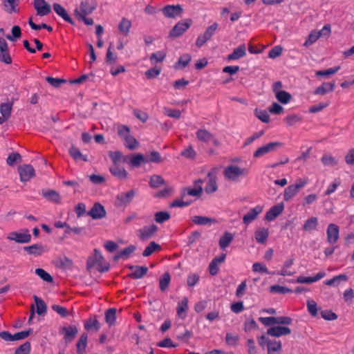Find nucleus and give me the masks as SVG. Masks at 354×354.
<instances>
[{
    "label": "nucleus",
    "mask_w": 354,
    "mask_h": 354,
    "mask_svg": "<svg viewBox=\"0 0 354 354\" xmlns=\"http://www.w3.org/2000/svg\"><path fill=\"white\" fill-rule=\"evenodd\" d=\"M96 269L98 272L103 273L109 270L110 263L104 259L100 251L94 249V254L91 261H90V270Z\"/></svg>",
    "instance_id": "nucleus-1"
},
{
    "label": "nucleus",
    "mask_w": 354,
    "mask_h": 354,
    "mask_svg": "<svg viewBox=\"0 0 354 354\" xmlns=\"http://www.w3.org/2000/svg\"><path fill=\"white\" fill-rule=\"evenodd\" d=\"M191 19H185L178 21L169 31V37L177 38L181 36L192 25Z\"/></svg>",
    "instance_id": "nucleus-2"
},
{
    "label": "nucleus",
    "mask_w": 354,
    "mask_h": 354,
    "mask_svg": "<svg viewBox=\"0 0 354 354\" xmlns=\"http://www.w3.org/2000/svg\"><path fill=\"white\" fill-rule=\"evenodd\" d=\"M31 234L28 229L24 228L19 231L11 232L8 234L7 239L18 243H28L31 241Z\"/></svg>",
    "instance_id": "nucleus-3"
},
{
    "label": "nucleus",
    "mask_w": 354,
    "mask_h": 354,
    "mask_svg": "<svg viewBox=\"0 0 354 354\" xmlns=\"http://www.w3.org/2000/svg\"><path fill=\"white\" fill-rule=\"evenodd\" d=\"M88 2L87 1H82L80 4L74 10V16L75 19L79 21H83L85 25H88Z\"/></svg>",
    "instance_id": "nucleus-4"
},
{
    "label": "nucleus",
    "mask_w": 354,
    "mask_h": 354,
    "mask_svg": "<svg viewBox=\"0 0 354 354\" xmlns=\"http://www.w3.org/2000/svg\"><path fill=\"white\" fill-rule=\"evenodd\" d=\"M248 172L249 170L248 169H242L236 165H230L225 169L223 174L226 178L234 180L241 176H247Z\"/></svg>",
    "instance_id": "nucleus-5"
},
{
    "label": "nucleus",
    "mask_w": 354,
    "mask_h": 354,
    "mask_svg": "<svg viewBox=\"0 0 354 354\" xmlns=\"http://www.w3.org/2000/svg\"><path fill=\"white\" fill-rule=\"evenodd\" d=\"M283 144L280 142H272L259 147L253 153L254 158H259L270 152L275 151Z\"/></svg>",
    "instance_id": "nucleus-6"
},
{
    "label": "nucleus",
    "mask_w": 354,
    "mask_h": 354,
    "mask_svg": "<svg viewBox=\"0 0 354 354\" xmlns=\"http://www.w3.org/2000/svg\"><path fill=\"white\" fill-rule=\"evenodd\" d=\"M136 195L134 189H131L127 192H121L116 196L115 204L118 207L127 206L133 199Z\"/></svg>",
    "instance_id": "nucleus-7"
},
{
    "label": "nucleus",
    "mask_w": 354,
    "mask_h": 354,
    "mask_svg": "<svg viewBox=\"0 0 354 354\" xmlns=\"http://www.w3.org/2000/svg\"><path fill=\"white\" fill-rule=\"evenodd\" d=\"M163 15L168 18H175L180 17L183 12V9L181 5H167L162 8Z\"/></svg>",
    "instance_id": "nucleus-8"
},
{
    "label": "nucleus",
    "mask_w": 354,
    "mask_h": 354,
    "mask_svg": "<svg viewBox=\"0 0 354 354\" xmlns=\"http://www.w3.org/2000/svg\"><path fill=\"white\" fill-rule=\"evenodd\" d=\"M21 182L29 181L35 176V169L31 165H23L18 167Z\"/></svg>",
    "instance_id": "nucleus-9"
},
{
    "label": "nucleus",
    "mask_w": 354,
    "mask_h": 354,
    "mask_svg": "<svg viewBox=\"0 0 354 354\" xmlns=\"http://www.w3.org/2000/svg\"><path fill=\"white\" fill-rule=\"evenodd\" d=\"M106 212L104 207L100 203H95L90 209V217L94 220H100L105 218Z\"/></svg>",
    "instance_id": "nucleus-10"
},
{
    "label": "nucleus",
    "mask_w": 354,
    "mask_h": 354,
    "mask_svg": "<svg viewBox=\"0 0 354 354\" xmlns=\"http://www.w3.org/2000/svg\"><path fill=\"white\" fill-rule=\"evenodd\" d=\"M33 6L38 16H45L51 12L50 4L44 0H34Z\"/></svg>",
    "instance_id": "nucleus-11"
},
{
    "label": "nucleus",
    "mask_w": 354,
    "mask_h": 354,
    "mask_svg": "<svg viewBox=\"0 0 354 354\" xmlns=\"http://www.w3.org/2000/svg\"><path fill=\"white\" fill-rule=\"evenodd\" d=\"M203 194V187L201 186V185H198V186L194 187H183L180 190V197L181 198H185L187 196H194L196 198H199Z\"/></svg>",
    "instance_id": "nucleus-12"
},
{
    "label": "nucleus",
    "mask_w": 354,
    "mask_h": 354,
    "mask_svg": "<svg viewBox=\"0 0 354 354\" xmlns=\"http://www.w3.org/2000/svg\"><path fill=\"white\" fill-rule=\"evenodd\" d=\"M0 62L10 64L12 63V59L10 56L8 45L6 41L0 37Z\"/></svg>",
    "instance_id": "nucleus-13"
},
{
    "label": "nucleus",
    "mask_w": 354,
    "mask_h": 354,
    "mask_svg": "<svg viewBox=\"0 0 354 354\" xmlns=\"http://www.w3.org/2000/svg\"><path fill=\"white\" fill-rule=\"evenodd\" d=\"M157 230L158 227L154 224L144 226L138 230V237L141 241L148 240L153 236Z\"/></svg>",
    "instance_id": "nucleus-14"
},
{
    "label": "nucleus",
    "mask_w": 354,
    "mask_h": 354,
    "mask_svg": "<svg viewBox=\"0 0 354 354\" xmlns=\"http://www.w3.org/2000/svg\"><path fill=\"white\" fill-rule=\"evenodd\" d=\"M327 241L330 244L335 243L339 235V227L334 223H330L326 230Z\"/></svg>",
    "instance_id": "nucleus-15"
},
{
    "label": "nucleus",
    "mask_w": 354,
    "mask_h": 354,
    "mask_svg": "<svg viewBox=\"0 0 354 354\" xmlns=\"http://www.w3.org/2000/svg\"><path fill=\"white\" fill-rule=\"evenodd\" d=\"M284 209V205L283 203H278L272 206L266 214L265 219L268 221L274 220L279 216Z\"/></svg>",
    "instance_id": "nucleus-16"
},
{
    "label": "nucleus",
    "mask_w": 354,
    "mask_h": 354,
    "mask_svg": "<svg viewBox=\"0 0 354 354\" xmlns=\"http://www.w3.org/2000/svg\"><path fill=\"white\" fill-rule=\"evenodd\" d=\"M130 270H134V271L128 274V277L131 279H138L145 277L148 272V268L147 266H127Z\"/></svg>",
    "instance_id": "nucleus-17"
},
{
    "label": "nucleus",
    "mask_w": 354,
    "mask_h": 354,
    "mask_svg": "<svg viewBox=\"0 0 354 354\" xmlns=\"http://www.w3.org/2000/svg\"><path fill=\"white\" fill-rule=\"evenodd\" d=\"M62 334L64 335V340L66 344L71 342L78 333L77 328L75 325H70L62 328Z\"/></svg>",
    "instance_id": "nucleus-18"
},
{
    "label": "nucleus",
    "mask_w": 354,
    "mask_h": 354,
    "mask_svg": "<svg viewBox=\"0 0 354 354\" xmlns=\"http://www.w3.org/2000/svg\"><path fill=\"white\" fill-rule=\"evenodd\" d=\"M263 211V207L261 205H257L256 207L250 209L247 214L243 217V223L245 225H248L254 220L256 219L257 216Z\"/></svg>",
    "instance_id": "nucleus-19"
},
{
    "label": "nucleus",
    "mask_w": 354,
    "mask_h": 354,
    "mask_svg": "<svg viewBox=\"0 0 354 354\" xmlns=\"http://www.w3.org/2000/svg\"><path fill=\"white\" fill-rule=\"evenodd\" d=\"M53 10L56 12L57 15H59L60 17H62L66 22H68V24L75 26V23L73 20V19L70 17V15L68 14L66 10L59 3H55L53 5Z\"/></svg>",
    "instance_id": "nucleus-20"
},
{
    "label": "nucleus",
    "mask_w": 354,
    "mask_h": 354,
    "mask_svg": "<svg viewBox=\"0 0 354 354\" xmlns=\"http://www.w3.org/2000/svg\"><path fill=\"white\" fill-rule=\"evenodd\" d=\"M291 333V330L287 326H273L268 329L267 334L272 336L279 337L282 335H287Z\"/></svg>",
    "instance_id": "nucleus-21"
},
{
    "label": "nucleus",
    "mask_w": 354,
    "mask_h": 354,
    "mask_svg": "<svg viewBox=\"0 0 354 354\" xmlns=\"http://www.w3.org/2000/svg\"><path fill=\"white\" fill-rule=\"evenodd\" d=\"M19 0H3L2 3L3 10L8 14L19 12Z\"/></svg>",
    "instance_id": "nucleus-22"
},
{
    "label": "nucleus",
    "mask_w": 354,
    "mask_h": 354,
    "mask_svg": "<svg viewBox=\"0 0 354 354\" xmlns=\"http://www.w3.org/2000/svg\"><path fill=\"white\" fill-rule=\"evenodd\" d=\"M246 55V47L244 44L234 48L231 54L227 55V60H236L243 57Z\"/></svg>",
    "instance_id": "nucleus-23"
},
{
    "label": "nucleus",
    "mask_w": 354,
    "mask_h": 354,
    "mask_svg": "<svg viewBox=\"0 0 354 354\" xmlns=\"http://www.w3.org/2000/svg\"><path fill=\"white\" fill-rule=\"evenodd\" d=\"M207 176L209 179L205 187V191L207 194H212L215 192L218 189L216 185V177L212 171L208 172Z\"/></svg>",
    "instance_id": "nucleus-24"
},
{
    "label": "nucleus",
    "mask_w": 354,
    "mask_h": 354,
    "mask_svg": "<svg viewBox=\"0 0 354 354\" xmlns=\"http://www.w3.org/2000/svg\"><path fill=\"white\" fill-rule=\"evenodd\" d=\"M326 275L325 272L321 271L318 272L315 276L314 277H303L299 276L297 277L296 281L299 283H312L314 282H316L321 279L324 278Z\"/></svg>",
    "instance_id": "nucleus-25"
},
{
    "label": "nucleus",
    "mask_w": 354,
    "mask_h": 354,
    "mask_svg": "<svg viewBox=\"0 0 354 354\" xmlns=\"http://www.w3.org/2000/svg\"><path fill=\"white\" fill-rule=\"evenodd\" d=\"M335 82H324L321 86L316 88L314 91V94L315 95H324L330 91H333L335 88Z\"/></svg>",
    "instance_id": "nucleus-26"
},
{
    "label": "nucleus",
    "mask_w": 354,
    "mask_h": 354,
    "mask_svg": "<svg viewBox=\"0 0 354 354\" xmlns=\"http://www.w3.org/2000/svg\"><path fill=\"white\" fill-rule=\"evenodd\" d=\"M192 60V56L189 53L182 55L178 60L174 64V68L176 70L184 69Z\"/></svg>",
    "instance_id": "nucleus-27"
},
{
    "label": "nucleus",
    "mask_w": 354,
    "mask_h": 354,
    "mask_svg": "<svg viewBox=\"0 0 354 354\" xmlns=\"http://www.w3.org/2000/svg\"><path fill=\"white\" fill-rule=\"evenodd\" d=\"M42 196L48 201L53 203H59L61 201L59 194L53 189L43 190Z\"/></svg>",
    "instance_id": "nucleus-28"
},
{
    "label": "nucleus",
    "mask_w": 354,
    "mask_h": 354,
    "mask_svg": "<svg viewBox=\"0 0 354 354\" xmlns=\"http://www.w3.org/2000/svg\"><path fill=\"white\" fill-rule=\"evenodd\" d=\"M109 170L112 175L120 179H126L127 178L128 173L126 169L118 165L111 167Z\"/></svg>",
    "instance_id": "nucleus-29"
},
{
    "label": "nucleus",
    "mask_w": 354,
    "mask_h": 354,
    "mask_svg": "<svg viewBox=\"0 0 354 354\" xmlns=\"http://www.w3.org/2000/svg\"><path fill=\"white\" fill-rule=\"evenodd\" d=\"M269 236V231L267 228H259L256 230L254 237L257 242L263 244L267 241Z\"/></svg>",
    "instance_id": "nucleus-30"
},
{
    "label": "nucleus",
    "mask_w": 354,
    "mask_h": 354,
    "mask_svg": "<svg viewBox=\"0 0 354 354\" xmlns=\"http://www.w3.org/2000/svg\"><path fill=\"white\" fill-rule=\"evenodd\" d=\"M69 154L75 161H87L86 155H83L80 149L74 146H71L68 150Z\"/></svg>",
    "instance_id": "nucleus-31"
},
{
    "label": "nucleus",
    "mask_w": 354,
    "mask_h": 354,
    "mask_svg": "<svg viewBox=\"0 0 354 354\" xmlns=\"http://www.w3.org/2000/svg\"><path fill=\"white\" fill-rule=\"evenodd\" d=\"M318 219L315 216L308 218L303 225V230L306 232H311L317 229Z\"/></svg>",
    "instance_id": "nucleus-32"
},
{
    "label": "nucleus",
    "mask_w": 354,
    "mask_h": 354,
    "mask_svg": "<svg viewBox=\"0 0 354 354\" xmlns=\"http://www.w3.org/2000/svg\"><path fill=\"white\" fill-rule=\"evenodd\" d=\"M192 221L194 223L198 225H205L211 224L212 223H216V220L215 218H212L203 216H194L192 218Z\"/></svg>",
    "instance_id": "nucleus-33"
},
{
    "label": "nucleus",
    "mask_w": 354,
    "mask_h": 354,
    "mask_svg": "<svg viewBox=\"0 0 354 354\" xmlns=\"http://www.w3.org/2000/svg\"><path fill=\"white\" fill-rule=\"evenodd\" d=\"M24 250L26 251L29 254L33 255H41L44 251V246L39 243L26 246L24 248Z\"/></svg>",
    "instance_id": "nucleus-34"
},
{
    "label": "nucleus",
    "mask_w": 354,
    "mask_h": 354,
    "mask_svg": "<svg viewBox=\"0 0 354 354\" xmlns=\"http://www.w3.org/2000/svg\"><path fill=\"white\" fill-rule=\"evenodd\" d=\"M33 299L36 305V312L37 315H44L47 311V306L46 303L39 297L36 295L33 296Z\"/></svg>",
    "instance_id": "nucleus-35"
},
{
    "label": "nucleus",
    "mask_w": 354,
    "mask_h": 354,
    "mask_svg": "<svg viewBox=\"0 0 354 354\" xmlns=\"http://www.w3.org/2000/svg\"><path fill=\"white\" fill-rule=\"evenodd\" d=\"M165 183L164 178L160 175L156 174L152 175L149 182V186L153 189L158 188Z\"/></svg>",
    "instance_id": "nucleus-36"
},
{
    "label": "nucleus",
    "mask_w": 354,
    "mask_h": 354,
    "mask_svg": "<svg viewBox=\"0 0 354 354\" xmlns=\"http://www.w3.org/2000/svg\"><path fill=\"white\" fill-rule=\"evenodd\" d=\"M196 138L198 140L207 142L213 138V135L206 129H198L196 133Z\"/></svg>",
    "instance_id": "nucleus-37"
},
{
    "label": "nucleus",
    "mask_w": 354,
    "mask_h": 354,
    "mask_svg": "<svg viewBox=\"0 0 354 354\" xmlns=\"http://www.w3.org/2000/svg\"><path fill=\"white\" fill-rule=\"evenodd\" d=\"M171 281L170 274L168 272H165L159 281V287L162 292L166 291L169 286Z\"/></svg>",
    "instance_id": "nucleus-38"
},
{
    "label": "nucleus",
    "mask_w": 354,
    "mask_h": 354,
    "mask_svg": "<svg viewBox=\"0 0 354 354\" xmlns=\"http://www.w3.org/2000/svg\"><path fill=\"white\" fill-rule=\"evenodd\" d=\"M145 156V162L160 163L163 161L159 152L153 151L150 153H147Z\"/></svg>",
    "instance_id": "nucleus-39"
},
{
    "label": "nucleus",
    "mask_w": 354,
    "mask_h": 354,
    "mask_svg": "<svg viewBox=\"0 0 354 354\" xmlns=\"http://www.w3.org/2000/svg\"><path fill=\"white\" fill-rule=\"evenodd\" d=\"M234 236L228 232H225L223 235L220 238L218 243L221 249H225L233 240Z\"/></svg>",
    "instance_id": "nucleus-40"
},
{
    "label": "nucleus",
    "mask_w": 354,
    "mask_h": 354,
    "mask_svg": "<svg viewBox=\"0 0 354 354\" xmlns=\"http://www.w3.org/2000/svg\"><path fill=\"white\" fill-rule=\"evenodd\" d=\"M87 334L83 333L80 338L79 339L78 342H77L76 347H77V353L78 354H82L84 353L86 350V347L87 345Z\"/></svg>",
    "instance_id": "nucleus-41"
},
{
    "label": "nucleus",
    "mask_w": 354,
    "mask_h": 354,
    "mask_svg": "<svg viewBox=\"0 0 354 354\" xmlns=\"http://www.w3.org/2000/svg\"><path fill=\"white\" fill-rule=\"evenodd\" d=\"M131 26V21L125 17H123L118 24V30L122 34L127 35Z\"/></svg>",
    "instance_id": "nucleus-42"
},
{
    "label": "nucleus",
    "mask_w": 354,
    "mask_h": 354,
    "mask_svg": "<svg viewBox=\"0 0 354 354\" xmlns=\"http://www.w3.org/2000/svg\"><path fill=\"white\" fill-rule=\"evenodd\" d=\"M145 162V156L142 153L133 155L130 158V165L133 167H139L141 164Z\"/></svg>",
    "instance_id": "nucleus-43"
},
{
    "label": "nucleus",
    "mask_w": 354,
    "mask_h": 354,
    "mask_svg": "<svg viewBox=\"0 0 354 354\" xmlns=\"http://www.w3.org/2000/svg\"><path fill=\"white\" fill-rule=\"evenodd\" d=\"M116 312L115 308H111L108 309L105 313V320L110 326L113 325L115 322Z\"/></svg>",
    "instance_id": "nucleus-44"
},
{
    "label": "nucleus",
    "mask_w": 354,
    "mask_h": 354,
    "mask_svg": "<svg viewBox=\"0 0 354 354\" xmlns=\"http://www.w3.org/2000/svg\"><path fill=\"white\" fill-rule=\"evenodd\" d=\"M275 97L279 102L284 104H288L292 98L290 93L286 91L277 92Z\"/></svg>",
    "instance_id": "nucleus-45"
},
{
    "label": "nucleus",
    "mask_w": 354,
    "mask_h": 354,
    "mask_svg": "<svg viewBox=\"0 0 354 354\" xmlns=\"http://www.w3.org/2000/svg\"><path fill=\"white\" fill-rule=\"evenodd\" d=\"M160 249H161V246L159 244L156 243L154 241H151L149 243L148 246H147L146 248L145 249V250L143 251L142 256L145 257H149L151 254H152L153 252H155L156 250H159Z\"/></svg>",
    "instance_id": "nucleus-46"
},
{
    "label": "nucleus",
    "mask_w": 354,
    "mask_h": 354,
    "mask_svg": "<svg viewBox=\"0 0 354 354\" xmlns=\"http://www.w3.org/2000/svg\"><path fill=\"white\" fill-rule=\"evenodd\" d=\"M171 217L170 213L167 211H160L155 214L154 219L158 223H162L168 221Z\"/></svg>",
    "instance_id": "nucleus-47"
},
{
    "label": "nucleus",
    "mask_w": 354,
    "mask_h": 354,
    "mask_svg": "<svg viewBox=\"0 0 354 354\" xmlns=\"http://www.w3.org/2000/svg\"><path fill=\"white\" fill-rule=\"evenodd\" d=\"M298 192L299 191L293 185L288 186L284 190L283 200L288 201L290 198L295 196Z\"/></svg>",
    "instance_id": "nucleus-48"
},
{
    "label": "nucleus",
    "mask_w": 354,
    "mask_h": 354,
    "mask_svg": "<svg viewBox=\"0 0 354 354\" xmlns=\"http://www.w3.org/2000/svg\"><path fill=\"white\" fill-rule=\"evenodd\" d=\"M35 274L39 276L43 281L52 283L53 281V277L42 268H37L35 270Z\"/></svg>",
    "instance_id": "nucleus-49"
},
{
    "label": "nucleus",
    "mask_w": 354,
    "mask_h": 354,
    "mask_svg": "<svg viewBox=\"0 0 354 354\" xmlns=\"http://www.w3.org/2000/svg\"><path fill=\"white\" fill-rule=\"evenodd\" d=\"M254 115L263 122L268 123L270 121V115L266 110L255 109Z\"/></svg>",
    "instance_id": "nucleus-50"
},
{
    "label": "nucleus",
    "mask_w": 354,
    "mask_h": 354,
    "mask_svg": "<svg viewBox=\"0 0 354 354\" xmlns=\"http://www.w3.org/2000/svg\"><path fill=\"white\" fill-rule=\"evenodd\" d=\"M322 162L325 166L333 167L337 165V160L331 155L324 154L322 159Z\"/></svg>",
    "instance_id": "nucleus-51"
},
{
    "label": "nucleus",
    "mask_w": 354,
    "mask_h": 354,
    "mask_svg": "<svg viewBox=\"0 0 354 354\" xmlns=\"http://www.w3.org/2000/svg\"><path fill=\"white\" fill-rule=\"evenodd\" d=\"M270 290L271 292H276V293H280V294H286L288 292H293L292 289H290L288 287L282 286H279V285L271 286L270 287Z\"/></svg>",
    "instance_id": "nucleus-52"
},
{
    "label": "nucleus",
    "mask_w": 354,
    "mask_h": 354,
    "mask_svg": "<svg viewBox=\"0 0 354 354\" xmlns=\"http://www.w3.org/2000/svg\"><path fill=\"white\" fill-rule=\"evenodd\" d=\"M124 141V146L131 150H133L136 148V147L138 145V142L137 140L133 137L132 136H129V137L126 138L123 140Z\"/></svg>",
    "instance_id": "nucleus-53"
},
{
    "label": "nucleus",
    "mask_w": 354,
    "mask_h": 354,
    "mask_svg": "<svg viewBox=\"0 0 354 354\" xmlns=\"http://www.w3.org/2000/svg\"><path fill=\"white\" fill-rule=\"evenodd\" d=\"M136 247L134 245H129L123 250L119 251L121 257L124 259H127L129 256L135 252Z\"/></svg>",
    "instance_id": "nucleus-54"
},
{
    "label": "nucleus",
    "mask_w": 354,
    "mask_h": 354,
    "mask_svg": "<svg viewBox=\"0 0 354 354\" xmlns=\"http://www.w3.org/2000/svg\"><path fill=\"white\" fill-rule=\"evenodd\" d=\"M118 133L119 137L124 140L126 138L131 136L130 134V129L124 124H121L118 127Z\"/></svg>",
    "instance_id": "nucleus-55"
},
{
    "label": "nucleus",
    "mask_w": 354,
    "mask_h": 354,
    "mask_svg": "<svg viewBox=\"0 0 354 354\" xmlns=\"http://www.w3.org/2000/svg\"><path fill=\"white\" fill-rule=\"evenodd\" d=\"M28 24L30 26V28L35 30H39L41 28H44V29H46L48 32L53 31V28L50 26L47 25L46 24H41L40 25H37V24H35L32 21V17H30L29 19Z\"/></svg>",
    "instance_id": "nucleus-56"
},
{
    "label": "nucleus",
    "mask_w": 354,
    "mask_h": 354,
    "mask_svg": "<svg viewBox=\"0 0 354 354\" xmlns=\"http://www.w3.org/2000/svg\"><path fill=\"white\" fill-rule=\"evenodd\" d=\"M30 343L26 342L15 350V354H30Z\"/></svg>",
    "instance_id": "nucleus-57"
},
{
    "label": "nucleus",
    "mask_w": 354,
    "mask_h": 354,
    "mask_svg": "<svg viewBox=\"0 0 354 354\" xmlns=\"http://www.w3.org/2000/svg\"><path fill=\"white\" fill-rule=\"evenodd\" d=\"M188 309V299L185 297L183 298L180 302L178 303L176 308L177 314L180 317L181 313L187 311Z\"/></svg>",
    "instance_id": "nucleus-58"
},
{
    "label": "nucleus",
    "mask_w": 354,
    "mask_h": 354,
    "mask_svg": "<svg viewBox=\"0 0 354 354\" xmlns=\"http://www.w3.org/2000/svg\"><path fill=\"white\" fill-rule=\"evenodd\" d=\"M268 353L271 354V352L279 351L281 350V343L279 342H272L271 340L268 341Z\"/></svg>",
    "instance_id": "nucleus-59"
},
{
    "label": "nucleus",
    "mask_w": 354,
    "mask_h": 354,
    "mask_svg": "<svg viewBox=\"0 0 354 354\" xmlns=\"http://www.w3.org/2000/svg\"><path fill=\"white\" fill-rule=\"evenodd\" d=\"M12 104L10 103H2L0 106V112L6 118L8 119L10 116Z\"/></svg>",
    "instance_id": "nucleus-60"
},
{
    "label": "nucleus",
    "mask_w": 354,
    "mask_h": 354,
    "mask_svg": "<svg viewBox=\"0 0 354 354\" xmlns=\"http://www.w3.org/2000/svg\"><path fill=\"white\" fill-rule=\"evenodd\" d=\"M320 37V34H318L317 31H312L310 35H308V37L305 41L304 46H309L314 44L319 38Z\"/></svg>",
    "instance_id": "nucleus-61"
},
{
    "label": "nucleus",
    "mask_w": 354,
    "mask_h": 354,
    "mask_svg": "<svg viewBox=\"0 0 354 354\" xmlns=\"http://www.w3.org/2000/svg\"><path fill=\"white\" fill-rule=\"evenodd\" d=\"M12 35H7L6 38L10 41H15L17 38H19L21 35V30L19 26H14L12 28Z\"/></svg>",
    "instance_id": "nucleus-62"
},
{
    "label": "nucleus",
    "mask_w": 354,
    "mask_h": 354,
    "mask_svg": "<svg viewBox=\"0 0 354 354\" xmlns=\"http://www.w3.org/2000/svg\"><path fill=\"white\" fill-rule=\"evenodd\" d=\"M239 340L238 335H234L231 333H227L225 336V342L230 346H236Z\"/></svg>",
    "instance_id": "nucleus-63"
},
{
    "label": "nucleus",
    "mask_w": 354,
    "mask_h": 354,
    "mask_svg": "<svg viewBox=\"0 0 354 354\" xmlns=\"http://www.w3.org/2000/svg\"><path fill=\"white\" fill-rule=\"evenodd\" d=\"M21 156L19 153H12L7 158L6 162L9 166H13L17 162L20 161Z\"/></svg>",
    "instance_id": "nucleus-64"
}]
</instances>
